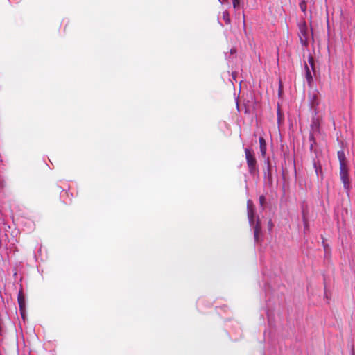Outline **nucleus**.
Masks as SVG:
<instances>
[{"label":"nucleus","mask_w":355,"mask_h":355,"mask_svg":"<svg viewBox=\"0 0 355 355\" xmlns=\"http://www.w3.org/2000/svg\"><path fill=\"white\" fill-rule=\"evenodd\" d=\"M244 151L249 173L252 176L258 175L259 167L254 152L249 148H245Z\"/></svg>","instance_id":"obj_1"},{"label":"nucleus","mask_w":355,"mask_h":355,"mask_svg":"<svg viewBox=\"0 0 355 355\" xmlns=\"http://www.w3.org/2000/svg\"><path fill=\"white\" fill-rule=\"evenodd\" d=\"M311 71L315 73V64L313 57L310 55L308 58V64H305V78L310 86L313 81Z\"/></svg>","instance_id":"obj_2"},{"label":"nucleus","mask_w":355,"mask_h":355,"mask_svg":"<svg viewBox=\"0 0 355 355\" xmlns=\"http://www.w3.org/2000/svg\"><path fill=\"white\" fill-rule=\"evenodd\" d=\"M298 28L300 40L303 45H306L309 39V28L305 21L302 20V21L299 22Z\"/></svg>","instance_id":"obj_3"},{"label":"nucleus","mask_w":355,"mask_h":355,"mask_svg":"<svg viewBox=\"0 0 355 355\" xmlns=\"http://www.w3.org/2000/svg\"><path fill=\"white\" fill-rule=\"evenodd\" d=\"M340 177L344 188L346 190H349L350 188V181L348 175L347 166H343V168H340Z\"/></svg>","instance_id":"obj_4"},{"label":"nucleus","mask_w":355,"mask_h":355,"mask_svg":"<svg viewBox=\"0 0 355 355\" xmlns=\"http://www.w3.org/2000/svg\"><path fill=\"white\" fill-rule=\"evenodd\" d=\"M267 168L264 171V178L267 180L268 182L271 184L272 183V176L271 173V166L269 158L266 160Z\"/></svg>","instance_id":"obj_5"},{"label":"nucleus","mask_w":355,"mask_h":355,"mask_svg":"<svg viewBox=\"0 0 355 355\" xmlns=\"http://www.w3.org/2000/svg\"><path fill=\"white\" fill-rule=\"evenodd\" d=\"M261 234V226L259 220H257L256 225L254 227V236L255 241H259V236Z\"/></svg>","instance_id":"obj_6"},{"label":"nucleus","mask_w":355,"mask_h":355,"mask_svg":"<svg viewBox=\"0 0 355 355\" xmlns=\"http://www.w3.org/2000/svg\"><path fill=\"white\" fill-rule=\"evenodd\" d=\"M17 300L21 315L24 316V311L25 309V300L23 293L21 291L18 294Z\"/></svg>","instance_id":"obj_7"},{"label":"nucleus","mask_w":355,"mask_h":355,"mask_svg":"<svg viewBox=\"0 0 355 355\" xmlns=\"http://www.w3.org/2000/svg\"><path fill=\"white\" fill-rule=\"evenodd\" d=\"M259 141L261 154L263 157H265L266 154V142L262 137H259Z\"/></svg>","instance_id":"obj_8"},{"label":"nucleus","mask_w":355,"mask_h":355,"mask_svg":"<svg viewBox=\"0 0 355 355\" xmlns=\"http://www.w3.org/2000/svg\"><path fill=\"white\" fill-rule=\"evenodd\" d=\"M338 157L340 162V168H343V166H347L345 155L343 151H338Z\"/></svg>","instance_id":"obj_9"},{"label":"nucleus","mask_w":355,"mask_h":355,"mask_svg":"<svg viewBox=\"0 0 355 355\" xmlns=\"http://www.w3.org/2000/svg\"><path fill=\"white\" fill-rule=\"evenodd\" d=\"M254 209L250 201L248 202V217L249 218L250 223H252L254 221Z\"/></svg>","instance_id":"obj_10"},{"label":"nucleus","mask_w":355,"mask_h":355,"mask_svg":"<svg viewBox=\"0 0 355 355\" xmlns=\"http://www.w3.org/2000/svg\"><path fill=\"white\" fill-rule=\"evenodd\" d=\"M311 127L313 132H318L319 130L320 120L318 118H313Z\"/></svg>","instance_id":"obj_11"},{"label":"nucleus","mask_w":355,"mask_h":355,"mask_svg":"<svg viewBox=\"0 0 355 355\" xmlns=\"http://www.w3.org/2000/svg\"><path fill=\"white\" fill-rule=\"evenodd\" d=\"M311 102L312 107H315V106L318 105L319 101L318 99V96H317L316 94H313V97H312Z\"/></svg>","instance_id":"obj_12"},{"label":"nucleus","mask_w":355,"mask_h":355,"mask_svg":"<svg viewBox=\"0 0 355 355\" xmlns=\"http://www.w3.org/2000/svg\"><path fill=\"white\" fill-rule=\"evenodd\" d=\"M300 8L301 9V10L304 13L306 14V0H303L302 1L300 4Z\"/></svg>","instance_id":"obj_13"},{"label":"nucleus","mask_w":355,"mask_h":355,"mask_svg":"<svg viewBox=\"0 0 355 355\" xmlns=\"http://www.w3.org/2000/svg\"><path fill=\"white\" fill-rule=\"evenodd\" d=\"M223 18L227 24H230V19L229 17V13L227 11L223 12Z\"/></svg>","instance_id":"obj_14"},{"label":"nucleus","mask_w":355,"mask_h":355,"mask_svg":"<svg viewBox=\"0 0 355 355\" xmlns=\"http://www.w3.org/2000/svg\"><path fill=\"white\" fill-rule=\"evenodd\" d=\"M259 204L261 205V207H262L263 208L264 207V205L266 203V198L264 196H259Z\"/></svg>","instance_id":"obj_15"},{"label":"nucleus","mask_w":355,"mask_h":355,"mask_svg":"<svg viewBox=\"0 0 355 355\" xmlns=\"http://www.w3.org/2000/svg\"><path fill=\"white\" fill-rule=\"evenodd\" d=\"M233 6L234 8H236L239 4V0H233Z\"/></svg>","instance_id":"obj_16"},{"label":"nucleus","mask_w":355,"mask_h":355,"mask_svg":"<svg viewBox=\"0 0 355 355\" xmlns=\"http://www.w3.org/2000/svg\"><path fill=\"white\" fill-rule=\"evenodd\" d=\"M221 3H223L224 2L227 1V0H218Z\"/></svg>","instance_id":"obj_17"},{"label":"nucleus","mask_w":355,"mask_h":355,"mask_svg":"<svg viewBox=\"0 0 355 355\" xmlns=\"http://www.w3.org/2000/svg\"><path fill=\"white\" fill-rule=\"evenodd\" d=\"M272 224L271 223V222L270 221V225H269V227H272Z\"/></svg>","instance_id":"obj_18"},{"label":"nucleus","mask_w":355,"mask_h":355,"mask_svg":"<svg viewBox=\"0 0 355 355\" xmlns=\"http://www.w3.org/2000/svg\"><path fill=\"white\" fill-rule=\"evenodd\" d=\"M272 224L271 223V222L270 221V225H269V227H272Z\"/></svg>","instance_id":"obj_19"}]
</instances>
